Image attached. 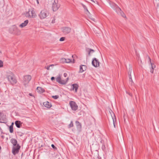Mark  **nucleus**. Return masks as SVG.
Here are the masks:
<instances>
[{
	"label": "nucleus",
	"instance_id": "obj_1",
	"mask_svg": "<svg viewBox=\"0 0 159 159\" xmlns=\"http://www.w3.org/2000/svg\"><path fill=\"white\" fill-rule=\"evenodd\" d=\"M6 78L8 81L12 85L16 84L17 82L14 74L11 72L7 73Z\"/></svg>",
	"mask_w": 159,
	"mask_h": 159
},
{
	"label": "nucleus",
	"instance_id": "obj_2",
	"mask_svg": "<svg viewBox=\"0 0 159 159\" xmlns=\"http://www.w3.org/2000/svg\"><path fill=\"white\" fill-rule=\"evenodd\" d=\"M56 80L59 84L65 85L66 84L67 82L69 79L68 77L66 79H62L61 78V75H58L56 78Z\"/></svg>",
	"mask_w": 159,
	"mask_h": 159
},
{
	"label": "nucleus",
	"instance_id": "obj_3",
	"mask_svg": "<svg viewBox=\"0 0 159 159\" xmlns=\"http://www.w3.org/2000/svg\"><path fill=\"white\" fill-rule=\"evenodd\" d=\"M49 13L47 11H41L39 14V16L41 19L46 18L49 15Z\"/></svg>",
	"mask_w": 159,
	"mask_h": 159
},
{
	"label": "nucleus",
	"instance_id": "obj_4",
	"mask_svg": "<svg viewBox=\"0 0 159 159\" xmlns=\"http://www.w3.org/2000/svg\"><path fill=\"white\" fill-rule=\"evenodd\" d=\"M58 2V0H53L52 2V9L53 10H57L59 8L60 5Z\"/></svg>",
	"mask_w": 159,
	"mask_h": 159
},
{
	"label": "nucleus",
	"instance_id": "obj_5",
	"mask_svg": "<svg viewBox=\"0 0 159 159\" xmlns=\"http://www.w3.org/2000/svg\"><path fill=\"white\" fill-rule=\"evenodd\" d=\"M31 79V77L30 75H27L25 76L23 79V83L24 85L26 86L29 82Z\"/></svg>",
	"mask_w": 159,
	"mask_h": 159
},
{
	"label": "nucleus",
	"instance_id": "obj_6",
	"mask_svg": "<svg viewBox=\"0 0 159 159\" xmlns=\"http://www.w3.org/2000/svg\"><path fill=\"white\" fill-rule=\"evenodd\" d=\"M26 16L30 18H35L37 15L34 11H29L26 13Z\"/></svg>",
	"mask_w": 159,
	"mask_h": 159
},
{
	"label": "nucleus",
	"instance_id": "obj_7",
	"mask_svg": "<svg viewBox=\"0 0 159 159\" xmlns=\"http://www.w3.org/2000/svg\"><path fill=\"white\" fill-rule=\"evenodd\" d=\"M69 104L72 110L75 111L77 109L78 107L75 102L71 101L70 102Z\"/></svg>",
	"mask_w": 159,
	"mask_h": 159
},
{
	"label": "nucleus",
	"instance_id": "obj_8",
	"mask_svg": "<svg viewBox=\"0 0 159 159\" xmlns=\"http://www.w3.org/2000/svg\"><path fill=\"white\" fill-rule=\"evenodd\" d=\"M20 148V146H19L18 144H17L16 146L14 147L12 150V152L13 154L14 155H15L16 154L18 153Z\"/></svg>",
	"mask_w": 159,
	"mask_h": 159
},
{
	"label": "nucleus",
	"instance_id": "obj_9",
	"mask_svg": "<svg viewBox=\"0 0 159 159\" xmlns=\"http://www.w3.org/2000/svg\"><path fill=\"white\" fill-rule=\"evenodd\" d=\"M92 64L94 67H97L99 66V62L98 59L94 58L93 59Z\"/></svg>",
	"mask_w": 159,
	"mask_h": 159
},
{
	"label": "nucleus",
	"instance_id": "obj_10",
	"mask_svg": "<svg viewBox=\"0 0 159 159\" xmlns=\"http://www.w3.org/2000/svg\"><path fill=\"white\" fill-rule=\"evenodd\" d=\"M62 30L64 34H67L70 32L71 29L69 27H64L62 28Z\"/></svg>",
	"mask_w": 159,
	"mask_h": 159
},
{
	"label": "nucleus",
	"instance_id": "obj_11",
	"mask_svg": "<svg viewBox=\"0 0 159 159\" xmlns=\"http://www.w3.org/2000/svg\"><path fill=\"white\" fill-rule=\"evenodd\" d=\"M12 29L13 30L14 34L17 35L20 34V30L16 26H13L12 27Z\"/></svg>",
	"mask_w": 159,
	"mask_h": 159
},
{
	"label": "nucleus",
	"instance_id": "obj_12",
	"mask_svg": "<svg viewBox=\"0 0 159 159\" xmlns=\"http://www.w3.org/2000/svg\"><path fill=\"white\" fill-rule=\"evenodd\" d=\"M5 120V116L3 113L0 112V123H4Z\"/></svg>",
	"mask_w": 159,
	"mask_h": 159
},
{
	"label": "nucleus",
	"instance_id": "obj_13",
	"mask_svg": "<svg viewBox=\"0 0 159 159\" xmlns=\"http://www.w3.org/2000/svg\"><path fill=\"white\" fill-rule=\"evenodd\" d=\"M148 58L149 59L150 63L151 66V68L150 69V72L152 73L153 72L154 69L156 67V66L153 63L151 62V59L149 57H148Z\"/></svg>",
	"mask_w": 159,
	"mask_h": 159
},
{
	"label": "nucleus",
	"instance_id": "obj_14",
	"mask_svg": "<svg viewBox=\"0 0 159 159\" xmlns=\"http://www.w3.org/2000/svg\"><path fill=\"white\" fill-rule=\"evenodd\" d=\"M78 87L77 84H73L71 85V90H73L75 89V92H77Z\"/></svg>",
	"mask_w": 159,
	"mask_h": 159
},
{
	"label": "nucleus",
	"instance_id": "obj_15",
	"mask_svg": "<svg viewBox=\"0 0 159 159\" xmlns=\"http://www.w3.org/2000/svg\"><path fill=\"white\" fill-rule=\"evenodd\" d=\"M86 66L85 65H82L80 66L79 72L82 73L86 70Z\"/></svg>",
	"mask_w": 159,
	"mask_h": 159
},
{
	"label": "nucleus",
	"instance_id": "obj_16",
	"mask_svg": "<svg viewBox=\"0 0 159 159\" xmlns=\"http://www.w3.org/2000/svg\"><path fill=\"white\" fill-rule=\"evenodd\" d=\"M29 22V20H25L23 23H22L19 25V27L21 28H23L27 25Z\"/></svg>",
	"mask_w": 159,
	"mask_h": 159
},
{
	"label": "nucleus",
	"instance_id": "obj_17",
	"mask_svg": "<svg viewBox=\"0 0 159 159\" xmlns=\"http://www.w3.org/2000/svg\"><path fill=\"white\" fill-rule=\"evenodd\" d=\"M61 61L62 62H65L67 63H69L72 62V60L68 58H62L61 59Z\"/></svg>",
	"mask_w": 159,
	"mask_h": 159
},
{
	"label": "nucleus",
	"instance_id": "obj_18",
	"mask_svg": "<svg viewBox=\"0 0 159 159\" xmlns=\"http://www.w3.org/2000/svg\"><path fill=\"white\" fill-rule=\"evenodd\" d=\"M116 13L120 15L121 16L123 17L126 18V16L123 11H116Z\"/></svg>",
	"mask_w": 159,
	"mask_h": 159
},
{
	"label": "nucleus",
	"instance_id": "obj_19",
	"mask_svg": "<svg viewBox=\"0 0 159 159\" xmlns=\"http://www.w3.org/2000/svg\"><path fill=\"white\" fill-rule=\"evenodd\" d=\"M43 104L45 107L48 108H50L51 107V104L48 101L44 102Z\"/></svg>",
	"mask_w": 159,
	"mask_h": 159
},
{
	"label": "nucleus",
	"instance_id": "obj_20",
	"mask_svg": "<svg viewBox=\"0 0 159 159\" xmlns=\"http://www.w3.org/2000/svg\"><path fill=\"white\" fill-rule=\"evenodd\" d=\"M22 123L21 121L19 120H16L15 122V124L16 126L18 128L20 127Z\"/></svg>",
	"mask_w": 159,
	"mask_h": 159
},
{
	"label": "nucleus",
	"instance_id": "obj_21",
	"mask_svg": "<svg viewBox=\"0 0 159 159\" xmlns=\"http://www.w3.org/2000/svg\"><path fill=\"white\" fill-rule=\"evenodd\" d=\"M36 90L37 92L39 93H42L44 91V89L43 88L40 87H38L37 88Z\"/></svg>",
	"mask_w": 159,
	"mask_h": 159
},
{
	"label": "nucleus",
	"instance_id": "obj_22",
	"mask_svg": "<svg viewBox=\"0 0 159 159\" xmlns=\"http://www.w3.org/2000/svg\"><path fill=\"white\" fill-rule=\"evenodd\" d=\"M11 143L13 145L15 146H16L17 144V140L13 139H12L11 140Z\"/></svg>",
	"mask_w": 159,
	"mask_h": 159
},
{
	"label": "nucleus",
	"instance_id": "obj_23",
	"mask_svg": "<svg viewBox=\"0 0 159 159\" xmlns=\"http://www.w3.org/2000/svg\"><path fill=\"white\" fill-rule=\"evenodd\" d=\"M86 51L88 52L89 55H90L91 53H93L94 52V50L89 48H87Z\"/></svg>",
	"mask_w": 159,
	"mask_h": 159
},
{
	"label": "nucleus",
	"instance_id": "obj_24",
	"mask_svg": "<svg viewBox=\"0 0 159 159\" xmlns=\"http://www.w3.org/2000/svg\"><path fill=\"white\" fill-rule=\"evenodd\" d=\"M113 114L114 115V116H113L112 115V114H111V117H112V120H113V125L114 128H116V124H115V121H116V117L114 115V114L113 113Z\"/></svg>",
	"mask_w": 159,
	"mask_h": 159
},
{
	"label": "nucleus",
	"instance_id": "obj_25",
	"mask_svg": "<svg viewBox=\"0 0 159 159\" xmlns=\"http://www.w3.org/2000/svg\"><path fill=\"white\" fill-rule=\"evenodd\" d=\"M75 123L76 124V125L77 126V128H81V125L80 123L78 121H75Z\"/></svg>",
	"mask_w": 159,
	"mask_h": 159
},
{
	"label": "nucleus",
	"instance_id": "obj_26",
	"mask_svg": "<svg viewBox=\"0 0 159 159\" xmlns=\"http://www.w3.org/2000/svg\"><path fill=\"white\" fill-rule=\"evenodd\" d=\"M129 79L130 84L131 85H133L134 84V83L132 79L131 75H130L129 76Z\"/></svg>",
	"mask_w": 159,
	"mask_h": 159
},
{
	"label": "nucleus",
	"instance_id": "obj_27",
	"mask_svg": "<svg viewBox=\"0 0 159 159\" xmlns=\"http://www.w3.org/2000/svg\"><path fill=\"white\" fill-rule=\"evenodd\" d=\"M51 24H53L56 22V19L54 17H52L50 18Z\"/></svg>",
	"mask_w": 159,
	"mask_h": 159
},
{
	"label": "nucleus",
	"instance_id": "obj_28",
	"mask_svg": "<svg viewBox=\"0 0 159 159\" xmlns=\"http://www.w3.org/2000/svg\"><path fill=\"white\" fill-rule=\"evenodd\" d=\"M13 124V123H12V125H11L9 127V131L11 133H12L13 132V127L12 126V125Z\"/></svg>",
	"mask_w": 159,
	"mask_h": 159
},
{
	"label": "nucleus",
	"instance_id": "obj_29",
	"mask_svg": "<svg viewBox=\"0 0 159 159\" xmlns=\"http://www.w3.org/2000/svg\"><path fill=\"white\" fill-rule=\"evenodd\" d=\"M54 66V65L52 64L48 66L47 67H45V68L47 70H50V67L53 66Z\"/></svg>",
	"mask_w": 159,
	"mask_h": 159
},
{
	"label": "nucleus",
	"instance_id": "obj_30",
	"mask_svg": "<svg viewBox=\"0 0 159 159\" xmlns=\"http://www.w3.org/2000/svg\"><path fill=\"white\" fill-rule=\"evenodd\" d=\"M132 71V67H129V70H128V74H129V76L130 75H131V74Z\"/></svg>",
	"mask_w": 159,
	"mask_h": 159
},
{
	"label": "nucleus",
	"instance_id": "obj_31",
	"mask_svg": "<svg viewBox=\"0 0 159 159\" xmlns=\"http://www.w3.org/2000/svg\"><path fill=\"white\" fill-rule=\"evenodd\" d=\"M73 126V124L72 121H71L70 124L68 125V128H70Z\"/></svg>",
	"mask_w": 159,
	"mask_h": 159
},
{
	"label": "nucleus",
	"instance_id": "obj_32",
	"mask_svg": "<svg viewBox=\"0 0 159 159\" xmlns=\"http://www.w3.org/2000/svg\"><path fill=\"white\" fill-rule=\"evenodd\" d=\"M86 13L89 17H91V16L89 11H86Z\"/></svg>",
	"mask_w": 159,
	"mask_h": 159
},
{
	"label": "nucleus",
	"instance_id": "obj_33",
	"mask_svg": "<svg viewBox=\"0 0 159 159\" xmlns=\"http://www.w3.org/2000/svg\"><path fill=\"white\" fill-rule=\"evenodd\" d=\"M52 97L54 99H56L58 98L59 96L58 95L53 96Z\"/></svg>",
	"mask_w": 159,
	"mask_h": 159
},
{
	"label": "nucleus",
	"instance_id": "obj_34",
	"mask_svg": "<svg viewBox=\"0 0 159 159\" xmlns=\"http://www.w3.org/2000/svg\"><path fill=\"white\" fill-rule=\"evenodd\" d=\"M3 61L0 60V68L3 67Z\"/></svg>",
	"mask_w": 159,
	"mask_h": 159
},
{
	"label": "nucleus",
	"instance_id": "obj_35",
	"mask_svg": "<svg viewBox=\"0 0 159 159\" xmlns=\"http://www.w3.org/2000/svg\"><path fill=\"white\" fill-rule=\"evenodd\" d=\"M85 0L86 1H88L89 0ZM90 0L92 2H93L94 3H97V4H98V2L97 1H96L95 2V1H93V0Z\"/></svg>",
	"mask_w": 159,
	"mask_h": 159
},
{
	"label": "nucleus",
	"instance_id": "obj_36",
	"mask_svg": "<svg viewBox=\"0 0 159 159\" xmlns=\"http://www.w3.org/2000/svg\"><path fill=\"white\" fill-rule=\"evenodd\" d=\"M116 8H115V9H116L117 10H121V9L118 6H117L116 5Z\"/></svg>",
	"mask_w": 159,
	"mask_h": 159
},
{
	"label": "nucleus",
	"instance_id": "obj_37",
	"mask_svg": "<svg viewBox=\"0 0 159 159\" xmlns=\"http://www.w3.org/2000/svg\"><path fill=\"white\" fill-rule=\"evenodd\" d=\"M65 40V38L64 37H61L60 39V41H63Z\"/></svg>",
	"mask_w": 159,
	"mask_h": 159
},
{
	"label": "nucleus",
	"instance_id": "obj_38",
	"mask_svg": "<svg viewBox=\"0 0 159 159\" xmlns=\"http://www.w3.org/2000/svg\"><path fill=\"white\" fill-rule=\"evenodd\" d=\"M51 146L54 149H56V147H55L54 145V144H52Z\"/></svg>",
	"mask_w": 159,
	"mask_h": 159
},
{
	"label": "nucleus",
	"instance_id": "obj_39",
	"mask_svg": "<svg viewBox=\"0 0 159 159\" xmlns=\"http://www.w3.org/2000/svg\"><path fill=\"white\" fill-rule=\"evenodd\" d=\"M55 78L54 77H52L51 78V80L52 81H53V80H54Z\"/></svg>",
	"mask_w": 159,
	"mask_h": 159
},
{
	"label": "nucleus",
	"instance_id": "obj_40",
	"mask_svg": "<svg viewBox=\"0 0 159 159\" xmlns=\"http://www.w3.org/2000/svg\"><path fill=\"white\" fill-rule=\"evenodd\" d=\"M67 75V74L66 73H64V77H66Z\"/></svg>",
	"mask_w": 159,
	"mask_h": 159
},
{
	"label": "nucleus",
	"instance_id": "obj_41",
	"mask_svg": "<svg viewBox=\"0 0 159 159\" xmlns=\"http://www.w3.org/2000/svg\"><path fill=\"white\" fill-rule=\"evenodd\" d=\"M83 7H84V9H87V8H86V7L84 5H82Z\"/></svg>",
	"mask_w": 159,
	"mask_h": 159
},
{
	"label": "nucleus",
	"instance_id": "obj_42",
	"mask_svg": "<svg viewBox=\"0 0 159 159\" xmlns=\"http://www.w3.org/2000/svg\"><path fill=\"white\" fill-rule=\"evenodd\" d=\"M36 2L37 3L39 4V1L38 0H36Z\"/></svg>",
	"mask_w": 159,
	"mask_h": 159
},
{
	"label": "nucleus",
	"instance_id": "obj_43",
	"mask_svg": "<svg viewBox=\"0 0 159 159\" xmlns=\"http://www.w3.org/2000/svg\"><path fill=\"white\" fill-rule=\"evenodd\" d=\"M29 95H30V96H32V95L31 93H29Z\"/></svg>",
	"mask_w": 159,
	"mask_h": 159
},
{
	"label": "nucleus",
	"instance_id": "obj_44",
	"mask_svg": "<svg viewBox=\"0 0 159 159\" xmlns=\"http://www.w3.org/2000/svg\"><path fill=\"white\" fill-rule=\"evenodd\" d=\"M92 19L93 20H94V19L92 18Z\"/></svg>",
	"mask_w": 159,
	"mask_h": 159
}]
</instances>
